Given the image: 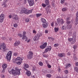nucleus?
I'll return each mask as SVG.
<instances>
[{"label": "nucleus", "mask_w": 78, "mask_h": 78, "mask_svg": "<svg viewBox=\"0 0 78 78\" xmlns=\"http://www.w3.org/2000/svg\"><path fill=\"white\" fill-rule=\"evenodd\" d=\"M67 55H68L69 56H70V52H69L67 53Z\"/></svg>", "instance_id": "obj_57"}, {"label": "nucleus", "mask_w": 78, "mask_h": 78, "mask_svg": "<svg viewBox=\"0 0 78 78\" xmlns=\"http://www.w3.org/2000/svg\"><path fill=\"white\" fill-rule=\"evenodd\" d=\"M12 19H14V20H18V19H19V17H18V16L17 15H16L15 14H13L12 16Z\"/></svg>", "instance_id": "obj_12"}, {"label": "nucleus", "mask_w": 78, "mask_h": 78, "mask_svg": "<svg viewBox=\"0 0 78 78\" xmlns=\"http://www.w3.org/2000/svg\"><path fill=\"white\" fill-rule=\"evenodd\" d=\"M5 18V15L3 14H2L0 16V22L2 23L4 18Z\"/></svg>", "instance_id": "obj_8"}, {"label": "nucleus", "mask_w": 78, "mask_h": 78, "mask_svg": "<svg viewBox=\"0 0 78 78\" xmlns=\"http://www.w3.org/2000/svg\"><path fill=\"white\" fill-rule=\"evenodd\" d=\"M45 33H46V34L48 33V30H45Z\"/></svg>", "instance_id": "obj_53"}, {"label": "nucleus", "mask_w": 78, "mask_h": 78, "mask_svg": "<svg viewBox=\"0 0 78 78\" xmlns=\"http://www.w3.org/2000/svg\"><path fill=\"white\" fill-rule=\"evenodd\" d=\"M57 23H55V25L56 26H57V25H58V24H59V21H58V19H57Z\"/></svg>", "instance_id": "obj_38"}, {"label": "nucleus", "mask_w": 78, "mask_h": 78, "mask_svg": "<svg viewBox=\"0 0 78 78\" xmlns=\"http://www.w3.org/2000/svg\"><path fill=\"white\" fill-rule=\"evenodd\" d=\"M4 5V7L6 8L7 6V4H6V3H3V4H2V6H3Z\"/></svg>", "instance_id": "obj_32"}, {"label": "nucleus", "mask_w": 78, "mask_h": 78, "mask_svg": "<svg viewBox=\"0 0 78 78\" xmlns=\"http://www.w3.org/2000/svg\"><path fill=\"white\" fill-rule=\"evenodd\" d=\"M5 69H4L3 68V70L2 71V73H4V72H5Z\"/></svg>", "instance_id": "obj_58"}, {"label": "nucleus", "mask_w": 78, "mask_h": 78, "mask_svg": "<svg viewBox=\"0 0 78 78\" xmlns=\"http://www.w3.org/2000/svg\"><path fill=\"white\" fill-rule=\"evenodd\" d=\"M73 48H74V49H76V46L75 45H74L73 46Z\"/></svg>", "instance_id": "obj_51"}, {"label": "nucleus", "mask_w": 78, "mask_h": 78, "mask_svg": "<svg viewBox=\"0 0 78 78\" xmlns=\"http://www.w3.org/2000/svg\"><path fill=\"white\" fill-rule=\"evenodd\" d=\"M71 22L70 21H66V23L68 25H70Z\"/></svg>", "instance_id": "obj_36"}, {"label": "nucleus", "mask_w": 78, "mask_h": 78, "mask_svg": "<svg viewBox=\"0 0 78 78\" xmlns=\"http://www.w3.org/2000/svg\"><path fill=\"white\" fill-rule=\"evenodd\" d=\"M66 0H61V3H62V4H63L65 2V1Z\"/></svg>", "instance_id": "obj_34"}, {"label": "nucleus", "mask_w": 78, "mask_h": 78, "mask_svg": "<svg viewBox=\"0 0 78 78\" xmlns=\"http://www.w3.org/2000/svg\"><path fill=\"white\" fill-rule=\"evenodd\" d=\"M62 30H65L66 28L64 27V26H62Z\"/></svg>", "instance_id": "obj_54"}, {"label": "nucleus", "mask_w": 78, "mask_h": 78, "mask_svg": "<svg viewBox=\"0 0 78 78\" xmlns=\"http://www.w3.org/2000/svg\"><path fill=\"white\" fill-rule=\"evenodd\" d=\"M15 61H23V59L20 58V57H17L15 60Z\"/></svg>", "instance_id": "obj_18"}, {"label": "nucleus", "mask_w": 78, "mask_h": 78, "mask_svg": "<svg viewBox=\"0 0 78 78\" xmlns=\"http://www.w3.org/2000/svg\"><path fill=\"white\" fill-rule=\"evenodd\" d=\"M73 35H74L73 36L74 37L73 38V39L71 41V44H73L76 42V34L75 32V33Z\"/></svg>", "instance_id": "obj_6"}, {"label": "nucleus", "mask_w": 78, "mask_h": 78, "mask_svg": "<svg viewBox=\"0 0 78 78\" xmlns=\"http://www.w3.org/2000/svg\"><path fill=\"white\" fill-rule=\"evenodd\" d=\"M17 53H15L14 54V56H17Z\"/></svg>", "instance_id": "obj_59"}, {"label": "nucleus", "mask_w": 78, "mask_h": 78, "mask_svg": "<svg viewBox=\"0 0 78 78\" xmlns=\"http://www.w3.org/2000/svg\"><path fill=\"white\" fill-rule=\"evenodd\" d=\"M18 26V25H17V23H14L13 24V27L15 28H17Z\"/></svg>", "instance_id": "obj_31"}, {"label": "nucleus", "mask_w": 78, "mask_h": 78, "mask_svg": "<svg viewBox=\"0 0 78 78\" xmlns=\"http://www.w3.org/2000/svg\"><path fill=\"white\" fill-rule=\"evenodd\" d=\"M54 25V22H52L51 23V25L52 27H53V25Z\"/></svg>", "instance_id": "obj_52"}, {"label": "nucleus", "mask_w": 78, "mask_h": 78, "mask_svg": "<svg viewBox=\"0 0 78 78\" xmlns=\"http://www.w3.org/2000/svg\"><path fill=\"white\" fill-rule=\"evenodd\" d=\"M71 27H72V25H70L68 26V28L69 29H70V28H71Z\"/></svg>", "instance_id": "obj_50"}, {"label": "nucleus", "mask_w": 78, "mask_h": 78, "mask_svg": "<svg viewBox=\"0 0 78 78\" xmlns=\"http://www.w3.org/2000/svg\"><path fill=\"white\" fill-rule=\"evenodd\" d=\"M58 56H59V57H65L66 56V55L64 53H59L58 54Z\"/></svg>", "instance_id": "obj_16"}, {"label": "nucleus", "mask_w": 78, "mask_h": 78, "mask_svg": "<svg viewBox=\"0 0 78 78\" xmlns=\"http://www.w3.org/2000/svg\"><path fill=\"white\" fill-rule=\"evenodd\" d=\"M54 30L55 32V33H56L57 32H58V31H59V28L58 27H55L54 28Z\"/></svg>", "instance_id": "obj_24"}, {"label": "nucleus", "mask_w": 78, "mask_h": 78, "mask_svg": "<svg viewBox=\"0 0 78 78\" xmlns=\"http://www.w3.org/2000/svg\"><path fill=\"white\" fill-rule=\"evenodd\" d=\"M18 35L19 36H20V37H22L23 36V35L21 34H19Z\"/></svg>", "instance_id": "obj_35"}, {"label": "nucleus", "mask_w": 78, "mask_h": 78, "mask_svg": "<svg viewBox=\"0 0 78 78\" xmlns=\"http://www.w3.org/2000/svg\"><path fill=\"white\" fill-rule=\"evenodd\" d=\"M20 70L18 69L17 67L15 68V70L12 69V70H8V72L10 74H12L14 76H16L17 75H20Z\"/></svg>", "instance_id": "obj_1"}, {"label": "nucleus", "mask_w": 78, "mask_h": 78, "mask_svg": "<svg viewBox=\"0 0 78 78\" xmlns=\"http://www.w3.org/2000/svg\"><path fill=\"white\" fill-rule=\"evenodd\" d=\"M24 66L25 67H24H24L25 68H26L27 69L29 67V65H28V64H24Z\"/></svg>", "instance_id": "obj_26"}, {"label": "nucleus", "mask_w": 78, "mask_h": 78, "mask_svg": "<svg viewBox=\"0 0 78 78\" xmlns=\"http://www.w3.org/2000/svg\"><path fill=\"white\" fill-rule=\"evenodd\" d=\"M28 3L30 6H33L34 5V1H28Z\"/></svg>", "instance_id": "obj_17"}, {"label": "nucleus", "mask_w": 78, "mask_h": 78, "mask_svg": "<svg viewBox=\"0 0 78 78\" xmlns=\"http://www.w3.org/2000/svg\"><path fill=\"white\" fill-rule=\"evenodd\" d=\"M11 56H12V52L11 51H9L7 54L6 56V58L7 59V60L9 61L11 60Z\"/></svg>", "instance_id": "obj_4"}, {"label": "nucleus", "mask_w": 78, "mask_h": 78, "mask_svg": "<svg viewBox=\"0 0 78 78\" xmlns=\"http://www.w3.org/2000/svg\"><path fill=\"white\" fill-rule=\"evenodd\" d=\"M70 66H71V64L70 63H67L66 65V68L67 69L69 68V67Z\"/></svg>", "instance_id": "obj_20"}, {"label": "nucleus", "mask_w": 78, "mask_h": 78, "mask_svg": "<svg viewBox=\"0 0 78 78\" xmlns=\"http://www.w3.org/2000/svg\"><path fill=\"white\" fill-rule=\"evenodd\" d=\"M9 17L10 18V19H11V17H12V16H11V15H9Z\"/></svg>", "instance_id": "obj_64"}, {"label": "nucleus", "mask_w": 78, "mask_h": 78, "mask_svg": "<svg viewBox=\"0 0 78 78\" xmlns=\"http://www.w3.org/2000/svg\"><path fill=\"white\" fill-rule=\"evenodd\" d=\"M72 39H73V38H70L68 39V41H71V42H72Z\"/></svg>", "instance_id": "obj_49"}, {"label": "nucleus", "mask_w": 78, "mask_h": 78, "mask_svg": "<svg viewBox=\"0 0 78 78\" xmlns=\"http://www.w3.org/2000/svg\"><path fill=\"white\" fill-rule=\"evenodd\" d=\"M45 4H46L47 5H49V3H50V1L48 0H45Z\"/></svg>", "instance_id": "obj_21"}, {"label": "nucleus", "mask_w": 78, "mask_h": 78, "mask_svg": "<svg viewBox=\"0 0 78 78\" xmlns=\"http://www.w3.org/2000/svg\"><path fill=\"white\" fill-rule=\"evenodd\" d=\"M24 70H26V71H27L26 73L27 75L28 76H30V75H31V72H30L26 68L24 67Z\"/></svg>", "instance_id": "obj_13"}, {"label": "nucleus", "mask_w": 78, "mask_h": 78, "mask_svg": "<svg viewBox=\"0 0 78 78\" xmlns=\"http://www.w3.org/2000/svg\"><path fill=\"white\" fill-rule=\"evenodd\" d=\"M62 11H67V8H63Z\"/></svg>", "instance_id": "obj_30"}, {"label": "nucleus", "mask_w": 78, "mask_h": 78, "mask_svg": "<svg viewBox=\"0 0 78 78\" xmlns=\"http://www.w3.org/2000/svg\"><path fill=\"white\" fill-rule=\"evenodd\" d=\"M41 22H43V23H47L46 22V20H45V19L43 18H41Z\"/></svg>", "instance_id": "obj_23"}, {"label": "nucleus", "mask_w": 78, "mask_h": 78, "mask_svg": "<svg viewBox=\"0 0 78 78\" xmlns=\"http://www.w3.org/2000/svg\"><path fill=\"white\" fill-rule=\"evenodd\" d=\"M33 53L32 51H30L29 52V54L27 55V57L28 59H31L33 57Z\"/></svg>", "instance_id": "obj_5"}, {"label": "nucleus", "mask_w": 78, "mask_h": 78, "mask_svg": "<svg viewBox=\"0 0 78 78\" xmlns=\"http://www.w3.org/2000/svg\"><path fill=\"white\" fill-rule=\"evenodd\" d=\"M42 14H39V13H37L36 14V17H40L41 16H42Z\"/></svg>", "instance_id": "obj_28"}, {"label": "nucleus", "mask_w": 78, "mask_h": 78, "mask_svg": "<svg viewBox=\"0 0 78 78\" xmlns=\"http://www.w3.org/2000/svg\"><path fill=\"white\" fill-rule=\"evenodd\" d=\"M76 66H78V62H77L76 63Z\"/></svg>", "instance_id": "obj_62"}, {"label": "nucleus", "mask_w": 78, "mask_h": 78, "mask_svg": "<svg viewBox=\"0 0 78 78\" xmlns=\"http://www.w3.org/2000/svg\"><path fill=\"white\" fill-rule=\"evenodd\" d=\"M6 48V44H5L3 43L2 44V48L3 49V51H8L9 49L8 48L5 49Z\"/></svg>", "instance_id": "obj_9"}, {"label": "nucleus", "mask_w": 78, "mask_h": 78, "mask_svg": "<svg viewBox=\"0 0 78 78\" xmlns=\"http://www.w3.org/2000/svg\"><path fill=\"white\" fill-rule=\"evenodd\" d=\"M7 2H8V0H4V3H6Z\"/></svg>", "instance_id": "obj_56"}, {"label": "nucleus", "mask_w": 78, "mask_h": 78, "mask_svg": "<svg viewBox=\"0 0 78 78\" xmlns=\"http://www.w3.org/2000/svg\"><path fill=\"white\" fill-rule=\"evenodd\" d=\"M48 25V23H45L43 24H42L43 27L44 28H45L47 27Z\"/></svg>", "instance_id": "obj_15"}, {"label": "nucleus", "mask_w": 78, "mask_h": 78, "mask_svg": "<svg viewBox=\"0 0 78 78\" xmlns=\"http://www.w3.org/2000/svg\"><path fill=\"white\" fill-rule=\"evenodd\" d=\"M65 73H66V74H67V73H69V71H67V70H66L64 71Z\"/></svg>", "instance_id": "obj_44"}, {"label": "nucleus", "mask_w": 78, "mask_h": 78, "mask_svg": "<svg viewBox=\"0 0 78 78\" xmlns=\"http://www.w3.org/2000/svg\"><path fill=\"white\" fill-rule=\"evenodd\" d=\"M42 6H43V8H45V7H46V4L44 3L42 4Z\"/></svg>", "instance_id": "obj_39"}, {"label": "nucleus", "mask_w": 78, "mask_h": 78, "mask_svg": "<svg viewBox=\"0 0 78 78\" xmlns=\"http://www.w3.org/2000/svg\"><path fill=\"white\" fill-rule=\"evenodd\" d=\"M43 72L44 73H47V70H44Z\"/></svg>", "instance_id": "obj_61"}, {"label": "nucleus", "mask_w": 78, "mask_h": 78, "mask_svg": "<svg viewBox=\"0 0 78 78\" xmlns=\"http://www.w3.org/2000/svg\"><path fill=\"white\" fill-rule=\"evenodd\" d=\"M58 21L59 22V23H61V24H63V23H64V20H63L62 19L58 18Z\"/></svg>", "instance_id": "obj_14"}, {"label": "nucleus", "mask_w": 78, "mask_h": 78, "mask_svg": "<svg viewBox=\"0 0 78 78\" xmlns=\"http://www.w3.org/2000/svg\"><path fill=\"white\" fill-rule=\"evenodd\" d=\"M70 19V18L68 17L66 18V21H70L69 20Z\"/></svg>", "instance_id": "obj_41"}, {"label": "nucleus", "mask_w": 78, "mask_h": 78, "mask_svg": "<svg viewBox=\"0 0 78 78\" xmlns=\"http://www.w3.org/2000/svg\"><path fill=\"white\" fill-rule=\"evenodd\" d=\"M20 44V41H16L14 44V45L15 47H16V46H18Z\"/></svg>", "instance_id": "obj_19"}, {"label": "nucleus", "mask_w": 78, "mask_h": 78, "mask_svg": "<svg viewBox=\"0 0 78 78\" xmlns=\"http://www.w3.org/2000/svg\"><path fill=\"white\" fill-rule=\"evenodd\" d=\"M48 67L49 69H50V68L51 67V65H48Z\"/></svg>", "instance_id": "obj_55"}, {"label": "nucleus", "mask_w": 78, "mask_h": 78, "mask_svg": "<svg viewBox=\"0 0 78 78\" xmlns=\"http://www.w3.org/2000/svg\"><path fill=\"white\" fill-rule=\"evenodd\" d=\"M47 42L44 43L42 45L40 46V47L42 49H44L47 47Z\"/></svg>", "instance_id": "obj_10"}, {"label": "nucleus", "mask_w": 78, "mask_h": 78, "mask_svg": "<svg viewBox=\"0 0 78 78\" xmlns=\"http://www.w3.org/2000/svg\"><path fill=\"white\" fill-rule=\"evenodd\" d=\"M14 62L15 63H16V64L18 65H20V64H21V63L22 62V61H20L19 62Z\"/></svg>", "instance_id": "obj_27"}, {"label": "nucleus", "mask_w": 78, "mask_h": 78, "mask_svg": "<svg viewBox=\"0 0 78 78\" xmlns=\"http://www.w3.org/2000/svg\"><path fill=\"white\" fill-rule=\"evenodd\" d=\"M26 32H23V36H26Z\"/></svg>", "instance_id": "obj_46"}, {"label": "nucleus", "mask_w": 78, "mask_h": 78, "mask_svg": "<svg viewBox=\"0 0 78 78\" xmlns=\"http://www.w3.org/2000/svg\"><path fill=\"white\" fill-rule=\"evenodd\" d=\"M46 76L48 77V78H50V77H51V74H48L46 75Z\"/></svg>", "instance_id": "obj_42"}, {"label": "nucleus", "mask_w": 78, "mask_h": 78, "mask_svg": "<svg viewBox=\"0 0 78 78\" xmlns=\"http://www.w3.org/2000/svg\"><path fill=\"white\" fill-rule=\"evenodd\" d=\"M74 70L77 73H78V67H74Z\"/></svg>", "instance_id": "obj_25"}, {"label": "nucleus", "mask_w": 78, "mask_h": 78, "mask_svg": "<svg viewBox=\"0 0 78 78\" xmlns=\"http://www.w3.org/2000/svg\"><path fill=\"white\" fill-rule=\"evenodd\" d=\"M1 77H2V78H5V76H4V75H1Z\"/></svg>", "instance_id": "obj_63"}, {"label": "nucleus", "mask_w": 78, "mask_h": 78, "mask_svg": "<svg viewBox=\"0 0 78 78\" xmlns=\"http://www.w3.org/2000/svg\"><path fill=\"white\" fill-rule=\"evenodd\" d=\"M46 11L47 12V14H48V13H50L51 12H50V11L49 10V9H48V8H46Z\"/></svg>", "instance_id": "obj_29"}, {"label": "nucleus", "mask_w": 78, "mask_h": 78, "mask_svg": "<svg viewBox=\"0 0 78 78\" xmlns=\"http://www.w3.org/2000/svg\"><path fill=\"white\" fill-rule=\"evenodd\" d=\"M25 21L26 22H28L30 21V20H29V18H27L25 19Z\"/></svg>", "instance_id": "obj_33"}, {"label": "nucleus", "mask_w": 78, "mask_h": 78, "mask_svg": "<svg viewBox=\"0 0 78 78\" xmlns=\"http://www.w3.org/2000/svg\"><path fill=\"white\" fill-rule=\"evenodd\" d=\"M50 72L51 73H53V72H54V70H50Z\"/></svg>", "instance_id": "obj_48"}, {"label": "nucleus", "mask_w": 78, "mask_h": 78, "mask_svg": "<svg viewBox=\"0 0 78 78\" xmlns=\"http://www.w3.org/2000/svg\"><path fill=\"white\" fill-rule=\"evenodd\" d=\"M27 37L26 36H23L22 37V39L23 40H25V39H26L27 38Z\"/></svg>", "instance_id": "obj_37"}, {"label": "nucleus", "mask_w": 78, "mask_h": 78, "mask_svg": "<svg viewBox=\"0 0 78 78\" xmlns=\"http://www.w3.org/2000/svg\"><path fill=\"white\" fill-rule=\"evenodd\" d=\"M51 46H49L46 48L44 52V53H47L48 51H50L51 50Z\"/></svg>", "instance_id": "obj_7"}, {"label": "nucleus", "mask_w": 78, "mask_h": 78, "mask_svg": "<svg viewBox=\"0 0 78 78\" xmlns=\"http://www.w3.org/2000/svg\"><path fill=\"white\" fill-rule=\"evenodd\" d=\"M39 64L40 66H43V63H42V62H40L39 63Z\"/></svg>", "instance_id": "obj_43"}, {"label": "nucleus", "mask_w": 78, "mask_h": 78, "mask_svg": "<svg viewBox=\"0 0 78 78\" xmlns=\"http://www.w3.org/2000/svg\"><path fill=\"white\" fill-rule=\"evenodd\" d=\"M76 19L75 22V25H76L78 23V11L76 13Z\"/></svg>", "instance_id": "obj_11"}, {"label": "nucleus", "mask_w": 78, "mask_h": 78, "mask_svg": "<svg viewBox=\"0 0 78 78\" xmlns=\"http://www.w3.org/2000/svg\"><path fill=\"white\" fill-rule=\"evenodd\" d=\"M37 70V67H35L34 68H33V71H36Z\"/></svg>", "instance_id": "obj_45"}, {"label": "nucleus", "mask_w": 78, "mask_h": 78, "mask_svg": "<svg viewBox=\"0 0 78 78\" xmlns=\"http://www.w3.org/2000/svg\"><path fill=\"white\" fill-rule=\"evenodd\" d=\"M43 56H44V57L45 58H47V57H48V55H44Z\"/></svg>", "instance_id": "obj_47"}, {"label": "nucleus", "mask_w": 78, "mask_h": 78, "mask_svg": "<svg viewBox=\"0 0 78 78\" xmlns=\"http://www.w3.org/2000/svg\"><path fill=\"white\" fill-rule=\"evenodd\" d=\"M42 34L41 33L37 34L34 37V41H37L39 39L41 36H42Z\"/></svg>", "instance_id": "obj_3"}, {"label": "nucleus", "mask_w": 78, "mask_h": 78, "mask_svg": "<svg viewBox=\"0 0 78 78\" xmlns=\"http://www.w3.org/2000/svg\"><path fill=\"white\" fill-rule=\"evenodd\" d=\"M7 64H3L2 65V68H3V69H6V67H7Z\"/></svg>", "instance_id": "obj_22"}, {"label": "nucleus", "mask_w": 78, "mask_h": 78, "mask_svg": "<svg viewBox=\"0 0 78 78\" xmlns=\"http://www.w3.org/2000/svg\"><path fill=\"white\" fill-rule=\"evenodd\" d=\"M59 46V44H55L54 45V46L55 47H58Z\"/></svg>", "instance_id": "obj_40"}, {"label": "nucleus", "mask_w": 78, "mask_h": 78, "mask_svg": "<svg viewBox=\"0 0 78 78\" xmlns=\"http://www.w3.org/2000/svg\"><path fill=\"white\" fill-rule=\"evenodd\" d=\"M74 60H76L77 58H76V57L75 56H74Z\"/></svg>", "instance_id": "obj_60"}, {"label": "nucleus", "mask_w": 78, "mask_h": 78, "mask_svg": "<svg viewBox=\"0 0 78 78\" xmlns=\"http://www.w3.org/2000/svg\"><path fill=\"white\" fill-rule=\"evenodd\" d=\"M32 12V10H28L24 8H23L22 10L20 12V14H23V13H24V14H30V13H31Z\"/></svg>", "instance_id": "obj_2"}]
</instances>
